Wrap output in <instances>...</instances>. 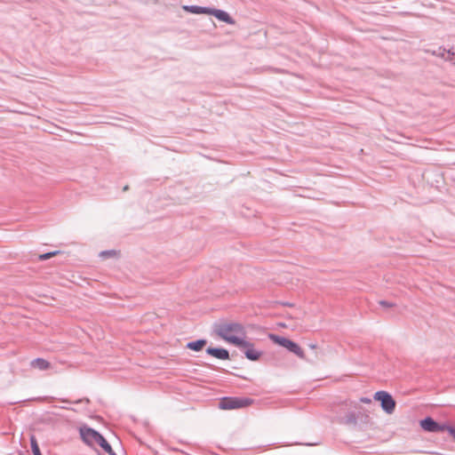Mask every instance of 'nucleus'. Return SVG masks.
Instances as JSON below:
<instances>
[{"instance_id": "obj_1", "label": "nucleus", "mask_w": 455, "mask_h": 455, "mask_svg": "<svg viewBox=\"0 0 455 455\" xmlns=\"http://www.w3.org/2000/svg\"><path fill=\"white\" fill-rule=\"evenodd\" d=\"M216 331L221 339L235 347L238 345H247L245 329L239 323H220Z\"/></svg>"}, {"instance_id": "obj_2", "label": "nucleus", "mask_w": 455, "mask_h": 455, "mask_svg": "<svg viewBox=\"0 0 455 455\" xmlns=\"http://www.w3.org/2000/svg\"><path fill=\"white\" fill-rule=\"evenodd\" d=\"M253 400L243 396H224L220 399L219 408L224 411L245 408L252 404Z\"/></svg>"}, {"instance_id": "obj_3", "label": "nucleus", "mask_w": 455, "mask_h": 455, "mask_svg": "<svg viewBox=\"0 0 455 455\" xmlns=\"http://www.w3.org/2000/svg\"><path fill=\"white\" fill-rule=\"evenodd\" d=\"M373 398L380 403V407L386 413L392 414L395 411L396 403L391 394L387 391H377L374 394Z\"/></svg>"}, {"instance_id": "obj_4", "label": "nucleus", "mask_w": 455, "mask_h": 455, "mask_svg": "<svg viewBox=\"0 0 455 455\" xmlns=\"http://www.w3.org/2000/svg\"><path fill=\"white\" fill-rule=\"evenodd\" d=\"M419 426L426 432L439 433L445 431L447 424H440L432 417L427 416L426 418L420 419Z\"/></svg>"}, {"instance_id": "obj_5", "label": "nucleus", "mask_w": 455, "mask_h": 455, "mask_svg": "<svg viewBox=\"0 0 455 455\" xmlns=\"http://www.w3.org/2000/svg\"><path fill=\"white\" fill-rule=\"evenodd\" d=\"M80 436L84 443L87 445H92L96 443L101 434L87 426H83L79 428Z\"/></svg>"}, {"instance_id": "obj_6", "label": "nucleus", "mask_w": 455, "mask_h": 455, "mask_svg": "<svg viewBox=\"0 0 455 455\" xmlns=\"http://www.w3.org/2000/svg\"><path fill=\"white\" fill-rule=\"evenodd\" d=\"M433 54L455 65V46L448 50L440 46L433 51Z\"/></svg>"}, {"instance_id": "obj_7", "label": "nucleus", "mask_w": 455, "mask_h": 455, "mask_svg": "<svg viewBox=\"0 0 455 455\" xmlns=\"http://www.w3.org/2000/svg\"><path fill=\"white\" fill-rule=\"evenodd\" d=\"M246 343H247V345H238L236 347L244 348V355L248 360H250V361L259 360L262 355V352L255 349L254 345L251 342L246 340Z\"/></svg>"}, {"instance_id": "obj_8", "label": "nucleus", "mask_w": 455, "mask_h": 455, "mask_svg": "<svg viewBox=\"0 0 455 455\" xmlns=\"http://www.w3.org/2000/svg\"><path fill=\"white\" fill-rule=\"evenodd\" d=\"M206 354L220 360H228L229 352L228 349L223 347H209L205 350Z\"/></svg>"}, {"instance_id": "obj_9", "label": "nucleus", "mask_w": 455, "mask_h": 455, "mask_svg": "<svg viewBox=\"0 0 455 455\" xmlns=\"http://www.w3.org/2000/svg\"><path fill=\"white\" fill-rule=\"evenodd\" d=\"M212 16L218 19L220 21H223L228 25H234L235 20L224 10L215 9L213 10Z\"/></svg>"}, {"instance_id": "obj_10", "label": "nucleus", "mask_w": 455, "mask_h": 455, "mask_svg": "<svg viewBox=\"0 0 455 455\" xmlns=\"http://www.w3.org/2000/svg\"><path fill=\"white\" fill-rule=\"evenodd\" d=\"M207 344V340L205 339H198L196 340L189 341L187 343L186 347L199 352L201 351L204 347Z\"/></svg>"}, {"instance_id": "obj_11", "label": "nucleus", "mask_w": 455, "mask_h": 455, "mask_svg": "<svg viewBox=\"0 0 455 455\" xmlns=\"http://www.w3.org/2000/svg\"><path fill=\"white\" fill-rule=\"evenodd\" d=\"M50 365L51 364H50V363L47 360H45L44 358H41V357L33 359L30 362V366L32 368L38 369L40 371H44V370L49 369Z\"/></svg>"}, {"instance_id": "obj_12", "label": "nucleus", "mask_w": 455, "mask_h": 455, "mask_svg": "<svg viewBox=\"0 0 455 455\" xmlns=\"http://www.w3.org/2000/svg\"><path fill=\"white\" fill-rule=\"evenodd\" d=\"M286 349L296 355L298 357L304 359L305 358V353L302 350V348L299 346L298 343L294 342L293 340H290Z\"/></svg>"}, {"instance_id": "obj_13", "label": "nucleus", "mask_w": 455, "mask_h": 455, "mask_svg": "<svg viewBox=\"0 0 455 455\" xmlns=\"http://www.w3.org/2000/svg\"><path fill=\"white\" fill-rule=\"evenodd\" d=\"M269 338L271 340H273L275 344L279 345L280 347H287L289 342H290V339L288 338H285V337H283V336H279V335H276V334H269Z\"/></svg>"}, {"instance_id": "obj_14", "label": "nucleus", "mask_w": 455, "mask_h": 455, "mask_svg": "<svg viewBox=\"0 0 455 455\" xmlns=\"http://www.w3.org/2000/svg\"><path fill=\"white\" fill-rule=\"evenodd\" d=\"M342 421L347 425H356L357 415L355 411H347V413L343 418Z\"/></svg>"}, {"instance_id": "obj_15", "label": "nucleus", "mask_w": 455, "mask_h": 455, "mask_svg": "<svg viewBox=\"0 0 455 455\" xmlns=\"http://www.w3.org/2000/svg\"><path fill=\"white\" fill-rule=\"evenodd\" d=\"M96 443L107 453H109L110 451H113L111 445L109 444V443L106 440V438L102 435L100 436V438L98 439V441Z\"/></svg>"}, {"instance_id": "obj_16", "label": "nucleus", "mask_w": 455, "mask_h": 455, "mask_svg": "<svg viewBox=\"0 0 455 455\" xmlns=\"http://www.w3.org/2000/svg\"><path fill=\"white\" fill-rule=\"evenodd\" d=\"M30 447L33 452V455H42L39 445L37 443V440L35 435L30 436Z\"/></svg>"}, {"instance_id": "obj_17", "label": "nucleus", "mask_w": 455, "mask_h": 455, "mask_svg": "<svg viewBox=\"0 0 455 455\" xmlns=\"http://www.w3.org/2000/svg\"><path fill=\"white\" fill-rule=\"evenodd\" d=\"M200 8H201V6H199V5H184L183 6V9L186 12L193 13V14H200Z\"/></svg>"}, {"instance_id": "obj_18", "label": "nucleus", "mask_w": 455, "mask_h": 455, "mask_svg": "<svg viewBox=\"0 0 455 455\" xmlns=\"http://www.w3.org/2000/svg\"><path fill=\"white\" fill-rule=\"evenodd\" d=\"M61 402L63 403H76V404H78V403H90V399L89 398H81V399H78L76 401H70L68 399H65V398H62L60 399Z\"/></svg>"}, {"instance_id": "obj_19", "label": "nucleus", "mask_w": 455, "mask_h": 455, "mask_svg": "<svg viewBox=\"0 0 455 455\" xmlns=\"http://www.w3.org/2000/svg\"><path fill=\"white\" fill-rule=\"evenodd\" d=\"M59 253V251H50L44 254L39 255V259L41 260H46L52 258V256H55Z\"/></svg>"}, {"instance_id": "obj_20", "label": "nucleus", "mask_w": 455, "mask_h": 455, "mask_svg": "<svg viewBox=\"0 0 455 455\" xmlns=\"http://www.w3.org/2000/svg\"><path fill=\"white\" fill-rule=\"evenodd\" d=\"M214 8L208 6H201L200 14H209L212 15Z\"/></svg>"}, {"instance_id": "obj_21", "label": "nucleus", "mask_w": 455, "mask_h": 455, "mask_svg": "<svg viewBox=\"0 0 455 455\" xmlns=\"http://www.w3.org/2000/svg\"><path fill=\"white\" fill-rule=\"evenodd\" d=\"M115 254H116L115 250H107V251H101L100 255L102 257H105V258H108V257L114 256Z\"/></svg>"}, {"instance_id": "obj_22", "label": "nucleus", "mask_w": 455, "mask_h": 455, "mask_svg": "<svg viewBox=\"0 0 455 455\" xmlns=\"http://www.w3.org/2000/svg\"><path fill=\"white\" fill-rule=\"evenodd\" d=\"M379 305L384 307H395V303L387 301V300H380Z\"/></svg>"}, {"instance_id": "obj_23", "label": "nucleus", "mask_w": 455, "mask_h": 455, "mask_svg": "<svg viewBox=\"0 0 455 455\" xmlns=\"http://www.w3.org/2000/svg\"><path fill=\"white\" fill-rule=\"evenodd\" d=\"M360 402L363 403H371V399L369 398V397H361L360 398Z\"/></svg>"}, {"instance_id": "obj_24", "label": "nucleus", "mask_w": 455, "mask_h": 455, "mask_svg": "<svg viewBox=\"0 0 455 455\" xmlns=\"http://www.w3.org/2000/svg\"><path fill=\"white\" fill-rule=\"evenodd\" d=\"M426 452H427V453H428V454L441 455V453L436 452V451H426Z\"/></svg>"}, {"instance_id": "obj_25", "label": "nucleus", "mask_w": 455, "mask_h": 455, "mask_svg": "<svg viewBox=\"0 0 455 455\" xmlns=\"http://www.w3.org/2000/svg\"><path fill=\"white\" fill-rule=\"evenodd\" d=\"M60 408L76 411V410L74 408H70V407L61 406Z\"/></svg>"}, {"instance_id": "obj_26", "label": "nucleus", "mask_w": 455, "mask_h": 455, "mask_svg": "<svg viewBox=\"0 0 455 455\" xmlns=\"http://www.w3.org/2000/svg\"><path fill=\"white\" fill-rule=\"evenodd\" d=\"M108 455H116V453L114 451H112L108 453Z\"/></svg>"}, {"instance_id": "obj_27", "label": "nucleus", "mask_w": 455, "mask_h": 455, "mask_svg": "<svg viewBox=\"0 0 455 455\" xmlns=\"http://www.w3.org/2000/svg\"><path fill=\"white\" fill-rule=\"evenodd\" d=\"M127 189H128V186H124L123 188L124 191H126Z\"/></svg>"}]
</instances>
